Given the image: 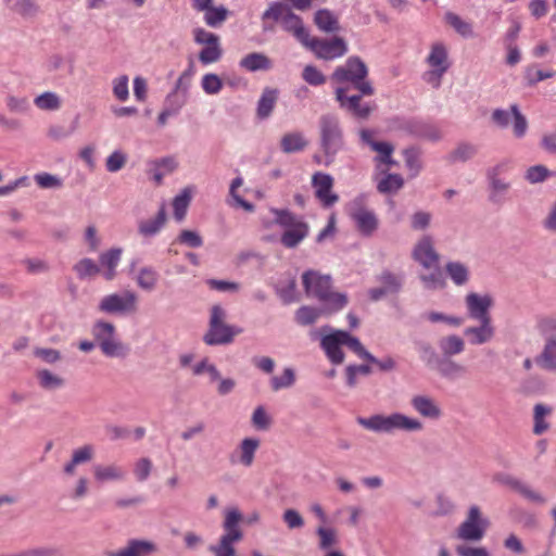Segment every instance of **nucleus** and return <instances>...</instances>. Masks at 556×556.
<instances>
[{"instance_id": "nucleus-1", "label": "nucleus", "mask_w": 556, "mask_h": 556, "mask_svg": "<svg viewBox=\"0 0 556 556\" xmlns=\"http://www.w3.org/2000/svg\"><path fill=\"white\" fill-rule=\"evenodd\" d=\"M368 74L365 63L356 56H351L343 65L338 66L331 75L336 99L340 108L356 117L366 118L371 112L368 103H362V96H371L374 88L366 80Z\"/></svg>"}, {"instance_id": "nucleus-2", "label": "nucleus", "mask_w": 556, "mask_h": 556, "mask_svg": "<svg viewBox=\"0 0 556 556\" xmlns=\"http://www.w3.org/2000/svg\"><path fill=\"white\" fill-rule=\"evenodd\" d=\"M357 424L364 429L376 433H393L403 431L407 433L421 432L424 422L414 416L401 412H393L389 415L375 414L369 417H357Z\"/></svg>"}, {"instance_id": "nucleus-3", "label": "nucleus", "mask_w": 556, "mask_h": 556, "mask_svg": "<svg viewBox=\"0 0 556 556\" xmlns=\"http://www.w3.org/2000/svg\"><path fill=\"white\" fill-rule=\"evenodd\" d=\"M243 521V515L237 506H228L223 513V533L216 544L208 549L215 556H236V544L242 541L243 531L240 523Z\"/></svg>"}, {"instance_id": "nucleus-4", "label": "nucleus", "mask_w": 556, "mask_h": 556, "mask_svg": "<svg viewBox=\"0 0 556 556\" xmlns=\"http://www.w3.org/2000/svg\"><path fill=\"white\" fill-rule=\"evenodd\" d=\"M342 346H348L359 357L363 344L356 337L345 330L333 329L328 326L320 329V348L331 364L340 365L344 362L345 355Z\"/></svg>"}, {"instance_id": "nucleus-5", "label": "nucleus", "mask_w": 556, "mask_h": 556, "mask_svg": "<svg viewBox=\"0 0 556 556\" xmlns=\"http://www.w3.org/2000/svg\"><path fill=\"white\" fill-rule=\"evenodd\" d=\"M227 309L219 304H215L210 309L208 329L203 337L207 345H224L233 341L235 337L242 332L237 326L226 324Z\"/></svg>"}, {"instance_id": "nucleus-6", "label": "nucleus", "mask_w": 556, "mask_h": 556, "mask_svg": "<svg viewBox=\"0 0 556 556\" xmlns=\"http://www.w3.org/2000/svg\"><path fill=\"white\" fill-rule=\"evenodd\" d=\"M425 64L427 70L422 73V80L432 88L439 89L452 65L447 46L442 41L431 43Z\"/></svg>"}, {"instance_id": "nucleus-7", "label": "nucleus", "mask_w": 556, "mask_h": 556, "mask_svg": "<svg viewBox=\"0 0 556 556\" xmlns=\"http://www.w3.org/2000/svg\"><path fill=\"white\" fill-rule=\"evenodd\" d=\"M262 20L279 22L281 27L291 33L303 46L308 40L309 33L304 27L302 18L286 3L271 2L262 14Z\"/></svg>"}, {"instance_id": "nucleus-8", "label": "nucleus", "mask_w": 556, "mask_h": 556, "mask_svg": "<svg viewBox=\"0 0 556 556\" xmlns=\"http://www.w3.org/2000/svg\"><path fill=\"white\" fill-rule=\"evenodd\" d=\"M270 212L275 223L285 229L280 238L283 247L295 248L308 236V225L290 211L271 208Z\"/></svg>"}, {"instance_id": "nucleus-9", "label": "nucleus", "mask_w": 556, "mask_h": 556, "mask_svg": "<svg viewBox=\"0 0 556 556\" xmlns=\"http://www.w3.org/2000/svg\"><path fill=\"white\" fill-rule=\"evenodd\" d=\"M536 329L544 338L542 352L536 356L535 363L547 371H556V317L543 316L536 320Z\"/></svg>"}, {"instance_id": "nucleus-10", "label": "nucleus", "mask_w": 556, "mask_h": 556, "mask_svg": "<svg viewBox=\"0 0 556 556\" xmlns=\"http://www.w3.org/2000/svg\"><path fill=\"white\" fill-rule=\"evenodd\" d=\"M490 525V519L483 515L480 507L471 505L467 510L466 518L458 526L456 535L464 541L479 542L485 535Z\"/></svg>"}, {"instance_id": "nucleus-11", "label": "nucleus", "mask_w": 556, "mask_h": 556, "mask_svg": "<svg viewBox=\"0 0 556 556\" xmlns=\"http://www.w3.org/2000/svg\"><path fill=\"white\" fill-rule=\"evenodd\" d=\"M91 333L105 356L121 357L126 354V349L117 338L115 326L112 323L104 320L96 321Z\"/></svg>"}, {"instance_id": "nucleus-12", "label": "nucleus", "mask_w": 556, "mask_h": 556, "mask_svg": "<svg viewBox=\"0 0 556 556\" xmlns=\"http://www.w3.org/2000/svg\"><path fill=\"white\" fill-rule=\"evenodd\" d=\"M319 132L323 151L336 155L343 147V132L337 116L325 114L319 118Z\"/></svg>"}, {"instance_id": "nucleus-13", "label": "nucleus", "mask_w": 556, "mask_h": 556, "mask_svg": "<svg viewBox=\"0 0 556 556\" xmlns=\"http://www.w3.org/2000/svg\"><path fill=\"white\" fill-rule=\"evenodd\" d=\"M98 309L109 315L125 316L134 314L138 309V296L130 290L121 293H110L100 300Z\"/></svg>"}, {"instance_id": "nucleus-14", "label": "nucleus", "mask_w": 556, "mask_h": 556, "mask_svg": "<svg viewBox=\"0 0 556 556\" xmlns=\"http://www.w3.org/2000/svg\"><path fill=\"white\" fill-rule=\"evenodd\" d=\"M364 200L363 195L355 198L349 204V215L358 232L365 237H370L377 231L379 219L372 210L364 205Z\"/></svg>"}, {"instance_id": "nucleus-15", "label": "nucleus", "mask_w": 556, "mask_h": 556, "mask_svg": "<svg viewBox=\"0 0 556 556\" xmlns=\"http://www.w3.org/2000/svg\"><path fill=\"white\" fill-rule=\"evenodd\" d=\"M465 307L467 316L476 321L492 320L491 309L494 306V298L490 293L469 292L466 294Z\"/></svg>"}, {"instance_id": "nucleus-16", "label": "nucleus", "mask_w": 556, "mask_h": 556, "mask_svg": "<svg viewBox=\"0 0 556 556\" xmlns=\"http://www.w3.org/2000/svg\"><path fill=\"white\" fill-rule=\"evenodd\" d=\"M306 48L319 59L333 60L343 56L348 52V46L342 38L336 37L330 40L308 37L304 43Z\"/></svg>"}, {"instance_id": "nucleus-17", "label": "nucleus", "mask_w": 556, "mask_h": 556, "mask_svg": "<svg viewBox=\"0 0 556 556\" xmlns=\"http://www.w3.org/2000/svg\"><path fill=\"white\" fill-rule=\"evenodd\" d=\"M412 409L421 418L429 421L442 419L444 412L440 402L430 394L416 393L409 400Z\"/></svg>"}, {"instance_id": "nucleus-18", "label": "nucleus", "mask_w": 556, "mask_h": 556, "mask_svg": "<svg viewBox=\"0 0 556 556\" xmlns=\"http://www.w3.org/2000/svg\"><path fill=\"white\" fill-rule=\"evenodd\" d=\"M412 257L425 269H432L439 264V253L434 248V240L430 235H422L412 249Z\"/></svg>"}, {"instance_id": "nucleus-19", "label": "nucleus", "mask_w": 556, "mask_h": 556, "mask_svg": "<svg viewBox=\"0 0 556 556\" xmlns=\"http://www.w3.org/2000/svg\"><path fill=\"white\" fill-rule=\"evenodd\" d=\"M314 194L324 207H331L339 201V195L333 192L334 179L331 175L316 172L312 176Z\"/></svg>"}, {"instance_id": "nucleus-20", "label": "nucleus", "mask_w": 556, "mask_h": 556, "mask_svg": "<svg viewBox=\"0 0 556 556\" xmlns=\"http://www.w3.org/2000/svg\"><path fill=\"white\" fill-rule=\"evenodd\" d=\"M261 446V440L254 437H247L240 441L229 459L231 464L250 468L254 464L256 452Z\"/></svg>"}, {"instance_id": "nucleus-21", "label": "nucleus", "mask_w": 556, "mask_h": 556, "mask_svg": "<svg viewBox=\"0 0 556 556\" xmlns=\"http://www.w3.org/2000/svg\"><path fill=\"white\" fill-rule=\"evenodd\" d=\"M302 282L308 296L319 299L331 289V278L315 270H307L302 275Z\"/></svg>"}, {"instance_id": "nucleus-22", "label": "nucleus", "mask_w": 556, "mask_h": 556, "mask_svg": "<svg viewBox=\"0 0 556 556\" xmlns=\"http://www.w3.org/2000/svg\"><path fill=\"white\" fill-rule=\"evenodd\" d=\"M93 479L98 484L116 483L125 480L127 471L115 463L94 464L92 466Z\"/></svg>"}, {"instance_id": "nucleus-23", "label": "nucleus", "mask_w": 556, "mask_h": 556, "mask_svg": "<svg viewBox=\"0 0 556 556\" xmlns=\"http://www.w3.org/2000/svg\"><path fill=\"white\" fill-rule=\"evenodd\" d=\"M177 166L178 164L174 157L166 156L149 161L146 173L155 186H161L164 178L174 173Z\"/></svg>"}, {"instance_id": "nucleus-24", "label": "nucleus", "mask_w": 556, "mask_h": 556, "mask_svg": "<svg viewBox=\"0 0 556 556\" xmlns=\"http://www.w3.org/2000/svg\"><path fill=\"white\" fill-rule=\"evenodd\" d=\"M477 326H469L464 329V336L471 345H483L491 342L495 337V327L492 320H480Z\"/></svg>"}, {"instance_id": "nucleus-25", "label": "nucleus", "mask_w": 556, "mask_h": 556, "mask_svg": "<svg viewBox=\"0 0 556 556\" xmlns=\"http://www.w3.org/2000/svg\"><path fill=\"white\" fill-rule=\"evenodd\" d=\"M159 551L155 542L143 539H131L126 546L114 552H110L108 556H151Z\"/></svg>"}, {"instance_id": "nucleus-26", "label": "nucleus", "mask_w": 556, "mask_h": 556, "mask_svg": "<svg viewBox=\"0 0 556 556\" xmlns=\"http://www.w3.org/2000/svg\"><path fill=\"white\" fill-rule=\"evenodd\" d=\"M166 222L165 206L162 205L153 217L141 219L138 223V233L143 238H153L161 232Z\"/></svg>"}, {"instance_id": "nucleus-27", "label": "nucleus", "mask_w": 556, "mask_h": 556, "mask_svg": "<svg viewBox=\"0 0 556 556\" xmlns=\"http://www.w3.org/2000/svg\"><path fill=\"white\" fill-rule=\"evenodd\" d=\"M197 188L193 185L182 188L173 199V215L176 222L181 223L188 212L189 205L192 201Z\"/></svg>"}, {"instance_id": "nucleus-28", "label": "nucleus", "mask_w": 556, "mask_h": 556, "mask_svg": "<svg viewBox=\"0 0 556 556\" xmlns=\"http://www.w3.org/2000/svg\"><path fill=\"white\" fill-rule=\"evenodd\" d=\"M123 254L122 248H112L100 254V265L104 268L103 277L105 280H113L116 276V268Z\"/></svg>"}, {"instance_id": "nucleus-29", "label": "nucleus", "mask_w": 556, "mask_h": 556, "mask_svg": "<svg viewBox=\"0 0 556 556\" xmlns=\"http://www.w3.org/2000/svg\"><path fill=\"white\" fill-rule=\"evenodd\" d=\"M372 151L377 154L375 156V163L376 169L380 174H386L391 168V166L396 164L392 157L394 147L390 142L382 141L380 144H375Z\"/></svg>"}, {"instance_id": "nucleus-30", "label": "nucleus", "mask_w": 556, "mask_h": 556, "mask_svg": "<svg viewBox=\"0 0 556 556\" xmlns=\"http://www.w3.org/2000/svg\"><path fill=\"white\" fill-rule=\"evenodd\" d=\"M552 412L553 408L546 404L539 403L534 405L532 431L535 435H541L549 430L551 422L548 418Z\"/></svg>"}, {"instance_id": "nucleus-31", "label": "nucleus", "mask_w": 556, "mask_h": 556, "mask_svg": "<svg viewBox=\"0 0 556 556\" xmlns=\"http://www.w3.org/2000/svg\"><path fill=\"white\" fill-rule=\"evenodd\" d=\"M316 536L318 540V548L327 553L333 549L340 542L338 530L327 523L316 528Z\"/></svg>"}, {"instance_id": "nucleus-32", "label": "nucleus", "mask_w": 556, "mask_h": 556, "mask_svg": "<svg viewBox=\"0 0 556 556\" xmlns=\"http://www.w3.org/2000/svg\"><path fill=\"white\" fill-rule=\"evenodd\" d=\"M160 275L155 268L152 266H143L139 268L134 276L137 286L143 290L151 292L153 291L159 283Z\"/></svg>"}, {"instance_id": "nucleus-33", "label": "nucleus", "mask_w": 556, "mask_h": 556, "mask_svg": "<svg viewBox=\"0 0 556 556\" xmlns=\"http://www.w3.org/2000/svg\"><path fill=\"white\" fill-rule=\"evenodd\" d=\"M318 301L323 304V314H332L346 306L348 296L344 293L333 292L330 289Z\"/></svg>"}, {"instance_id": "nucleus-34", "label": "nucleus", "mask_w": 556, "mask_h": 556, "mask_svg": "<svg viewBox=\"0 0 556 556\" xmlns=\"http://www.w3.org/2000/svg\"><path fill=\"white\" fill-rule=\"evenodd\" d=\"M445 273L453 283L458 287L467 285L470 279L468 266L458 261L447 262L445 264Z\"/></svg>"}, {"instance_id": "nucleus-35", "label": "nucleus", "mask_w": 556, "mask_h": 556, "mask_svg": "<svg viewBox=\"0 0 556 556\" xmlns=\"http://www.w3.org/2000/svg\"><path fill=\"white\" fill-rule=\"evenodd\" d=\"M239 65L249 72L268 71L271 68V61L261 52H253L243 56Z\"/></svg>"}, {"instance_id": "nucleus-36", "label": "nucleus", "mask_w": 556, "mask_h": 556, "mask_svg": "<svg viewBox=\"0 0 556 556\" xmlns=\"http://www.w3.org/2000/svg\"><path fill=\"white\" fill-rule=\"evenodd\" d=\"M3 3L14 13L24 18L34 17L40 12L36 0H3Z\"/></svg>"}, {"instance_id": "nucleus-37", "label": "nucleus", "mask_w": 556, "mask_h": 556, "mask_svg": "<svg viewBox=\"0 0 556 556\" xmlns=\"http://www.w3.org/2000/svg\"><path fill=\"white\" fill-rule=\"evenodd\" d=\"M38 384L46 391H56L65 386V379L49 369H39L36 372Z\"/></svg>"}, {"instance_id": "nucleus-38", "label": "nucleus", "mask_w": 556, "mask_h": 556, "mask_svg": "<svg viewBox=\"0 0 556 556\" xmlns=\"http://www.w3.org/2000/svg\"><path fill=\"white\" fill-rule=\"evenodd\" d=\"M307 143L305 136L300 131L288 132L280 140V147L285 153L301 152Z\"/></svg>"}, {"instance_id": "nucleus-39", "label": "nucleus", "mask_w": 556, "mask_h": 556, "mask_svg": "<svg viewBox=\"0 0 556 556\" xmlns=\"http://www.w3.org/2000/svg\"><path fill=\"white\" fill-rule=\"evenodd\" d=\"M277 99L278 91L276 89L265 88L257 102V116L262 119L269 117L276 105Z\"/></svg>"}, {"instance_id": "nucleus-40", "label": "nucleus", "mask_w": 556, "mask_h": 556, "mask_svg": "<svg viewBox=\"0 0 556 556\" xmlns=\"http://www.w3.org/2000/svg\"><path fill=\"white\" fill-rule=\"evenodd\" d=\"M439 349L444 356L458 355L465 350V341L457 334L445 336L440 339Z\"/></svg>"}, {"instance_id": "nucleus-41", "label": "nucleus", "mask_w": 556, "mask_h": 556, "mask_svg": "<svg viewBox=\"0 0 556 556\" xmlns=\"http://www.w3.org/2000/svg\"><path fill=\"white\" fill-rule=\"evenodd\" d=\"M445 22L464 38H472L475 36L473 26L470 22L464 20L459 15L447 12L444 16Z\"/></svg>"}, {"instance_id": "nucleus-42", "label": "nucleus", "mask_w": 556, "mask_h": 556, "mask_svg": "<svg viewBox=\"0 0 556 556\" xmlns=\"http://www.w3.org/2000/svg\"><path fill=\"white\" fill-rule=\"evenodd\" d=\"M314 22L325 33H332L339 29L338 17L327 9L318 10L315 13Z\"/></svg>"}, {"instance_id": "nucleus-43", "label": "nucleus", "mask_w": 556, "mask_h": 556, "mask_svg": "<svg viewBox=\"0 0 556 556\" xmlns=\"http://www.w3.org/2000/svg\"><path fill=\"white\" fill-rule=\"evenodd\" d=\"M34 104L41 111H59L62 106L61 97L53 91H45L34 99Z\"/></svg>"}, {"instance_id": "nucleus-44", "label": "nucleus", "mask_w": 556, "mask_h": 556, "mask_svg": "<svg viewBox=\"0 0 556 556\" xmlns=\"http://www.w3.org/2000/svg\"><path fill=\"white\" fill-rule=\"evenodd\" d=\"M555 176V172L549 170L545 165L542 164L532 165L525 172V179L530 185L543 184Z\"/></svg>"}, {"instance_id": "nucleus-45", "label": "nucleus", "mask_w": 556, "mask_h": 556, "mask_svg": "<svg viewBox=\"0 0 556 556\" xmlns=\"http://www.w3.org/2000/svg\"><path fill=\"white\" fill-rule=\"evenodd\" d=\"M243 185L242 177H236L231 184L229 189L230 200L228 201L229 205L233 207H240L247 212H252L254 210V205L248 201H245L238 192V189Z\"/></svg>"}, {"instance_id": "nucleus-46", "label": "nucleus", "mask_w": 556, "mask_h": 556, "mask_svg": "<svg viewBox=\"0 0 556 556\" xmlns=\"http://www.w3.org/2000/svg\"><path fill=\"white\" fill-rule=\"evenodd\" d=\"M73 270L79 279L85 280L96 277L101 268L93 260L84 257L73 266Z\"/></svg>"}, {"instance_id": "nucleus-47", "label": "nucleus", "mask_w": 556, "mask_h": 556, "mask_svg": "<svg viewBox=\"0 0 556 556\" xmlns=\"http://www.w3.org/2000/svg\"><path fill=\"white\" fill-rule=\"evenodd\" d=\"M296 380L295 371L291 367L283 368L280 375L273 376L269 380L273 391L289 389L294 386Z\"/></svg>"}, {"instance_id": "nucleus-48", "label": "nucleus", "mask_w": 556, "mask_h": 556, "mask_svg": "<svg viewBox=\"0 0 556 556\" xmlns=\"http://www.w3.org/2000/svg\"><path fill=\"white\" fill-rule=\"evenodd\" d=\"M477 153V147L469 142H460L450 153L448 159L451 162H466L471 160Z\"/></svg>"}, {"instance_id": "nucleus-49", "label": "nucleus", "mask_w": 556, "mask_h": 556, "mask_svg": "<svg viewBox=\"0 0 556 556\" xmlns=\"http://www.w3.org/2000/svg\"><path fill=\"white\" fill-rule=\"evenodd\" d=\"M430 270V273L419 276L422 287L427 290H439L444 288L445 281L438 266Z\"/></svg>"}, {"instance_id": "nucleus-50", "label": "nucleus", "mask_w": 556, "mask_h": 556, "mask_svg": "<svg viewBox=\"0 0 556 556\" xmlns=\"http://www.w3.org/2000/svg\"><path fill=\"white\" fill-rule=\"evenodd\" d=\"M439 371L442 377L454 381L465 375V367L455 361H444L440 364Z\"/></svg>"}, {"instance_id": "nucleus-51", "label": "nucleus", "mask_w": 556, "mask_h": 556, "mask_svg": "<svg viewBox=\"0 0 556 556\" xmlns=\"http://www.w3.org/2000/svg\"><path fill=\"white\" fill-rule=\"evenodd\" d=\"M224 83L222 78L214 73L204 74L201 78V88L205 94H218L222 91Z\"/></svg>"}, {"instance_id": "nucleus-52", "label": "nucleus", "mask_w": 556, "mask_h": 556, "mask_svg": "<svg viewBox=\"0 0 556 556\" xmlns=\"http://www.w3.org/2000/svg\"><path fill=\"white\" fill-rule=\"evenodd\" d=\"M425 318L432 324L442 323L450 327L458 328L464 324V319L459 316L447 315L441 312L431 311L425 315Z\"/></svg>"}, {"instance_id": "nucleus-53", "label": "nucleus", "mask_w": 556, "mask_h": 556, "mask_svg": "<svg viewBox=\"0 0 556 556\" xmlns=\"http://www.w3.org/2000/svg\"><path fill=\"white\" fill-rule=\"evenodd\" d=\"M403 178L399 174H388L377 184V189L381 193H390L400 190L403 187Z\"/></svg>"}, {"instance_id": "nucleus-54", "label": "nucleus", "mask_w": 556, "mask_h": 556, "mask_svg": "<svg viewBox=\"0 0 556 556\" xmlns=\"http://www.w3.org/2000/svg\"><path fill=\"white\" fill-rule=\"evenodd\" d=\"M204 12V21L205 23L211 27H217L219 26L228 15V11L223 5L219 7H212L208 5Z\"/></svg>"}, {"instance_id": "nucleus-55", "label": "nucleus", "mask_w": 556, "mask_h": 556, "mask_svg": "<svg viewBox=\"0 0 556 556\" xmlns=\"http://www.w3.org/2000/svg\"><path fill=\"white\" fill-rule=\"evenodd\" d=\"M191 372L194 376L207 374L211 382H215L217 379H219V370L208 361L207 357H204L200 362L193 364L191 367Z\"/></svg>"}, {"instance_id": "nucleus-56", "label": "nucleus", "mask_w": 556, "mask_h": 556, "mask_svg": "<svg viewBox=\"0 0 556 556\" xmlns=\"http://www.w3.org/2000/svg\"><path fill=\"white\" fill-rule=\"evenodd\" d=\"M129 78L127 75H119L112 80V92L116 100L125 102L129 98Z\"/></svg>"}, {"instance_id": "nucleus-57", "label": "nucleus", "mask_w": 556, "mask_h": 556, "mask_svg": "<svg viewBox=\"0 0 556 556\" xmlns=\"http://www.w3.org/2000/svg\"><path fill=\"white\" fill-rule=\"evenodd\" d=\"M379 282L389 294L396 293L402 288L403 278L400 275L390 271H383L379 276Z\"/></svg>"}, {"instance_id": "nucleus-58", "label": "nucleus", "mask_w": 556, "mask_h": 556, "mask_svg": "<svg viewBox=\"0 0 556 556\" xmlns=\"http://www.w3.org/2000/svg\"><path fill=\"white\" fill-rule=\"evenodd\" d=\"M34 179L41 189H60L63 186V180L60 176L47 172L36 174Z\"/></svg>"}, {"instance_id": "nucleus-59", "label": "nucleus", "mask_w": 556, "mask_h": 556, "mask_svg": "<svg viewBox=\"0 0 556 556\" xmlns=\"http://www.w3.org/2000/svg\"><path fill=\"white\" fill-rule=\"evenodd\" d=\"M321 314V309L311 306H301L295 313V320L300 325L308 326L314 324Z\"/></svg>"}, {"instance_id": "nucleus-60", "label": "nucleus", "mask_w": 556, "mask_h": 556, "mask_svg": "<svg viewBox=\"0 0 556 556\" xmlns=\"http://www.w3.org/2000/svg\"><path fill=\"white\" fill-rule=\"evenodd\" d=\"M432 217V213L428 211H416L409 217L410 228L418 231L426 230L430 227Z\"/></svg>"}, {"instance_id": "nucleus-61", "label": "nucleus", "mask_w": 556, "mask_h": 556, "mask_svg": "<svg viewBox=\"0 0 556 556\" xmlns=\"http://www.w3.org/2000/svg\"><path fill=\"white\" fill-rule=\"evenodd\" d=\"M127 163V154L122 150H114L105 160V168L109 173H117Z\"/></svg>"}, {"instance_id": "nucleus-62", "label": "nucleus", "mask_w": 556, "mask_h": 556, "mask_svg": "<svg viewBox=\"0 0 556 556\" xmlns=\"http://www.w3.org/2000/svg\"><path fill=\"white\" fill-rule=\"evenodd\" d=\"M222 55L223 49L220 47V43L213 45L210 47H203V49L199 52V61L203 65H208L218 62Z\"/></svg>"}, {"instance_id": "nucleus-63", "label": "nucleus", "mask_w": 556, "mask_h": 556, "mask_svg": "<svg viewBox=\"0 0 556 556\" xmlns=\"http://www.w3.org/2000/svg\"><path fill=\"white\" fill-rule=\"evenodd\" d=\"M189 97L184 93L170 91L164 102V108L172 111L176 115L187 104Z\"/></svg>"}, {"instance_id": "nucleus-64", "label": "nucleus", "mask_w": 556, "mask_h": 556, "mask_svg": "<svg viewBox=\"0 0 556 556\" xmlns=\"http://www.w3.org/2000/svg\"><path fill=\"white\" fill-rule=\"evenodd\" d=\"M177 243L189 247L200 248L203 245V238L195 230L184 229L176 239Z\"/></svg>"}]
</instances>
